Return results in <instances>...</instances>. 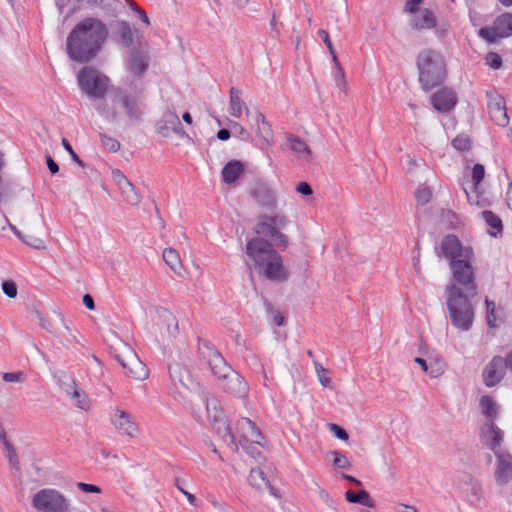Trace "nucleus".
I'll list each match as a JSON object with an SVG mask.
<instances>
[{"instance_id": "obj_19", "label": "nucleus", "mask_w": 512, "mask_h": 512, "mask_svg": "<svg viewBox=\"0 0 512 512\" xmlns=\"http://www.w3.org/2000/svg\"><path fill=\"white\" fill-rule=\"evenodd\" d=\"M431 105L441 113L450 112L457 104L456 93L448 87H443L430 97Z\"/></svg>"}, {"instance_id": "obj_9", "label": "nucleus", "mask_w": 512, "mask_h": 512, "mask_svg": "<svg viewBox=\"0 0 512 512\" xmlns=\"http://www.w3.org/2000/svg\"><path fill=\"white\" fill-rule=\"evenodd\" d=\"M203 400L206 404L208 417L213 420V429L223 439L224 443L231 451L237 452L238 445L235 436L231 432L230 425L224 417L223 412L217 409V400L215 398L210 399L208 394L203 395Z\"/></svg>"}, {"instance_id": "obj_27", "label": "nucleus", "mask_w": 512, "mask_h": 512, "mask_svg": "<svg viewBox=\"0 0 512 512\" xmlns=\"http://www.w3.org/2000/svg\"><path fill=\"white\" fill-rule=\"evenodd\" d=\"M487 226H489L488 234L494 238L503 233V223L501 218L491 210H484L481 213Z\"/></svg>"}, {"instance_id": "obj_30", "label": "nucleus", "mask_w": 512, "mask_h": 512, "mask_svg": "<svg viewBox=\"0 0 512 512\" xmlns=\"http://www.w3.org/2000/svg\"><path fill=\"white\" fill-rule=\"evenodd\" d=\"M345 498L350 503L360 504L369 508L375 506V501L366 490H360L358 492L348 490L345 493Z\"/></svg>"}, {"instance_id": "obj_55", "label": "nucleus", "mask_w": 512, "mask_h": 512, "mask_svg": "<svg viewBox=\"0 0 512 512\" xmlns=\"http://www.w3.org/2000/svg\"><path fill=\"white\" fill-rule=\"evenodd\" d=\"M329 430L338 439H341L343 441H347L349 439V435H348L347 431L344 428H342L341 426L337 425V424H330L329 425Z\"/></svg>"}, {"instance_id": "obj_18", "label": "nucleus", "mask_w": 512, "mask_h": 512, "mask_svg": "<svg viewBox=\"0 0 512 512\" xmlns=\"http://www.w3.org/2000/svg\"><path fill=\"white\" fill-rule=\"evenodd\" d=\"M505 360L501 356H494L482 372L483 382L487 387L499 384L505 376Z\"/></svg>"}, {"instance_id": "obj_17", "label": "nucleus", "mask_w": 512, "mask_h": 512, "mask_svg": "<svg viewBox=\"0 0 512 512\" xmlns=\"http://www.w3.org/2000/svg\"><path fill=\"white\" fill-rule=\"evenodd\" d=\"M258 271L268 280L274 282H284L289 277V273L283 265L282 256L278 252H273L272 257Z\"/></svg>"}, {"instance_id": "obj_38", "label": "nucleus", "mask_w": 512, "mask_h": 512, "mask_svg": "<svg viewBox=\"0 0 512 512\" xmlns=\"http://www.w3.org/2000/svg\"><path fill=\"white\" fill-rule=\"evenodd\" d=\"M78 2H85L91 8L99 7L106 12H113L118 5V0H78Z\"/></svg>"}, {"instance_id": "obj_64", "label": "nucleus", "mask_w": 512, "mask_h": 512, "mask_svg": "<svg viewBox=\"0 0 512 512\" xmlns=\"http://www.w3.org/2000/svg\"><path fill=\"white\" fill-rule=\"evenodd\" d=\"M46 163H47L48 169L51 172V174H56L59 171L58 164L54 161V159L50 155L46 156Z\"/></svg>"}, {"instance_id": "obj_7", "label": "nucleus", "mask_w": 512, "mask_h": 512, "mask_svg": "<svg viewBox=\"0 0 512 512\" xmlns=\"http://www.w3.org/2000/svg\"><path fill=\"white\" fill-rule=\"evenodd\" d=\"M77 81L81 91L91 99H103L110 84V79L92 66L83 67Z\"/></svg>"}, {"instance_id": "obj_4", "label": "nucleus", "mask_w": 512, "mask_h": 512, "mask_svg": "<svg viewBox=\"0 0 512 512\" xmlns=\"http://www.w3.org/2000/svg\"><path fill=\"white\" fill-rule=\"evenodd\" d=\"M477 296L478 291L463 290L454 285L445 287L446 306L451 323L455 328L462 331L471 329L475 317L472 301Z\"/></svg>"}, {"instance_id": "obj_20", "label": "nucleus", "mask_w": 512, "mask_h": 512, "mask_svg": "<svg viewBox=\"0 0 512 512\" xmlns=\"http://www.w3.org/2000/svg\"><path fill=\"white\" fill-rule=\"evenodd\" d=\"M148 66L149 55L146 51L136 48L130 50L129 57L126 60V69L130 74L141 78L146 73Z\"/></svg>"}, {"instance_id": "obj_21", "label": "nucleus", "mask_w": 512, "mask_h": 512, "mask_svg": "<svg viewBox=\"0 0 512 512\" xmlns=\"http://www.w3.org/2000/svg\"><path fill=\"white\" fill-rule=\"evenodd\" d=\"M139 34L137 29H133L129 22L118 20L115 22L113 38L115 42L123 47L129 48L133 45L135 36Z\"/></svg>"}, {"instance_id": "obj_42", "label": "nucleus", "mask_w": 512, "mask_h": 512, "mask_svg": "<svg viewBox=\"0 0 512 512\" xmlns=\"http://www.w3.org/2000/svg\"><path fill=\"white\" fill-rule=\"evenodd\" d=\"M452 146L461 152L469 151L471 148V140L469 136L460 134L452 140Z\"/></svg>"}, {"instance_id": "obj_11", "label": "nucleus", "mask_w": 512, "mask_h": 512, "mask_svg": "<svg viewBox=\"0 0 512 512\" xmlns=\"http://www.w3.org/2000/svg\"><path fill=\"white\" fill-rule=\"evenodd\" d=\"M437 256H443L449 263L465 257H473L471 247H464L459 238L454 234H448L441 240L440 246L435 248Z\"/></svg>"}, {"instance_id": "obj_2", "label": "nucleus", "mask_w": 512, "mask_h": 512, "mask_svg": "<svg viewBox=\"0 0 512 512\" xmlns=\"http://www.w3.org/2000/svg\"><path fill=\"white\" fill-rule=\"evenodd\" d=\"M197 343L198 360L201 365L209 368L217 379L218 386L236 398H246L249 393L248 383L226 362L214 344L200 336L197 337Z\"/></svg>"}, {"instance_id": "obj_5", "label": "nucleus", "mask_w": 512, "mask_h": 512, "mask_svg": "<svg viewBox=\"0 0 512 512\" xmlns=\"http://www.w3.org/2000/svg\"><path fill=\"white\" fill-rule=\"evenodd\" d=\"M110 98L113 106L104 105L98 108L100 114L106 120L114 122L118 119L119 114L116 110V106L122 107L130 120L138 121L141 119L143 111L136 96L130 95L123 89L117 87L112 88L110 91Z\"/></svg>"}, {"instance_id": "obj_36", "label": "nucleus", "mask_w": 512, "mask_h": 512, "mask_svg": "<svg viewBox=\"0 0 512 512\" xmlns=\"http://www.w3.org/2000/svg\"><path fill=\"white\" fill-rule=\"evenodd\" d=\"M163 260L175 273H179L182 265L179 253L173 248H166L163 251Z\"/></svg>"}, {"instance_id": "obj_8", "label": "nucleus", "mask_w": 512, "mask_h": 512, "mask_svg": "<svg viewBox=\"0 0 512 512\" xmlns=\"http://www.w3.org/2000/svg\"><path fill=\"white\" fill-rule=\"evenodd\" d=\"M473 257H465L458 261L449 263L451 271V281L448 285H454L463 290L478 291L475 268L473 267Z\"/></svg>"}, {"instance_id": "obj_54", "label": "nucleus", "mask_w": 512, "mask_h": 512, "mask_svg": "<svg viewBox=\"0 0 512 512\" xmlns=\"http://www.w3.org/2000/svg\"><path fill=\"white\" fill-rule=\"evenodd\" d=\"M62 145L64 149L70 154L71 159L77 163L80 167H84V162L79 158V156L74 152L71 144L66 138L62 139Z\"/></svg>"}, {"instance_id": "obj_49", "label": "nucleus", "mask_w": 512, "mask_h": 512, "mask_svg": "<svg viewBox=\"0 0 512 512\" xmlns=\"http://www.w3.org/2000/svg\"><path fill=\"white\" fill-rule=\"evenodd\" d=\"M167 323V330L170 337H176L179 333L178 322L175 316L169 314L165 319Z\"/></svg>"}, {"instance_id": "obj_61", "label": "nucleus", "mask_w": 512, "mask_h": 512, "mask_svg": "<svg viewBox=\"0 0 512 512\" xmlns=\"http://www.w3.org/2000/svg\"><path fill=\"white\" fill-rule=\"evenodd\" d=\"M22 241L27 245L34 247L36 249L44 248V243L41 239L29 236L28 239L22 238Z\"/></svg>"}, {"instance_id": "obj_40", "label": "nucleus", "mask_w": 512, "mask_h": 512, "mask_svg": "<svg viewBox=\"0 0 512 512\" xmlns=\"http://www.w3.org/2000/svg\"><path fill=\"white\" fill-rule=\"evenodd\" d=\"M478 35L486 40L488 43H496L499 39L502 38L500 36L499 31L496 30V25L493 23L492 27H482L478 31Z\"/></svg>"}, {"instance_id": "obj_32", "label": "nucleus", "mask_w": 512, "mask_h": 512, "mask_svg": "<svg viewBox=\"0 0 512 512\" xmlns=\"http://www.w3.org/2000/svg\"><path fill=\"white\" fill-rule=\"evenodd\" d=\"M164 124L159 127V131L164 134V130H173L179 133L182 129V124L178 115L173 111H167L163 114L162 120Z\"/></svg>"}, {"instance_id": "obj_6", "label": "nucleus", "mask_w": 512, "mask_h": 512, "mask_svg": "<svg viewBox=\"0 0 512 512\" xmlns=\"http://www.w3.org/2000/svg\"><path fill=\"white\" fill-rule=\"evenodd\" d=\"M288 223L289 219L283 213L263 214L258 217L254 231L257 235L269 237L278 248L286 249L289 245V239L280 232V229L285 228Z\"/></svg>"}, {"instance_id": "obj_41", "label": "nucleus", "mask_w": 512, "mask_h": 512, "mask_svg": "<svg viewBox=\"0 0 512 512\" xmlns=\"http://www.w3.org/2000/svg\"><path fill=\"white\" fill-rule=\"evenodd\" d=\"M99 137L101 139L102 146L104 147L105 150H107L108 152H112V153L119 151L121 145L117 139H115L111 136H108L104 133H100Z\"/></svg>"}, {"instance_id": "obj_14", "label": "nucleus", "mask_w": 512, "mask_h": 512, "mask_svg": "<svg viewBox=\"0 0 512 512\" xmlns=\"http://www.w3.org/2000/svg\"><path fill=\"white\" fill-rule=\"evenodd\" d=\"M249 194L263 209L274 210L277 207L274 190L263 180L255 181L249 189Z\"/></svg>"}, {"instance_id": "obj_44", "label": "nucleus", "mask_w": 512, "mask_h": 512, "mask_svg": "<svg viewBox=\"0 0 512 512\" xmlns=\"http://www.w3.org/2000/svg\"><path fill=\"white\" fill-rule=\"evenodd\" d=\"M485 176V168L482 164H475L472 169V182L475 191H477L480 182Z\"/></svg>"}, {"instance_id": "obj_34", "label": "nucleus", "mask_w": 512, "mask_h": 512, "mask_svg": "<svg viewBox=\"0 0 512 512\" xmlns=\"http://www.w3.org/2000/svg\"><path fill=\"white\" fill-rule=\"evenodd\" d=\"M256 126H257V135L269 142V140L273 137V132L270 124L266 120V117L263 113L258 112L256 115Z\"/></svg>"}, {"instance_id": "obj_16", "label": "nucleus", "mask_w": 512, "mask_h": 512, "mask_svg": "<svg viewBox=\"0 0 512 512\" xmlns=\"http://www.w3.org/2000/svg\"><path fill=\"white\" fill-rule=\"evenodd\" d=\"M110 421L120 433L135 438L139 433V425L135 418L128 412L116 408L110 416Z\"/></svg>"}, {"instance_id": "obj_46", "label": "nucleus", "mask_w": 512, "mask_h": 512, "mask_svg": "<svg viewBox=\"0 0 512 512\" xmlns=\"http://www.w3.org/2000/svg\"><path fill=\"white\" fill-rule=\"evenodd\" d=\"M432 193L429 187L423 186L416 190L415 198L420 205L427 204L431 199Z\"/></svg>"}, {"instance_id": "obj_26", "label": "nucleus", "mask_w": 512, "mask_h": 512, "mask_svg": "<svg viewBox=\"0 0 512 512\" xmlns=\"http://www.w3.org/2000/svg\"><path fill=\"white\" fill-rule=\"evenodd\" d=\"M486 426V444L494 452V454H496V452H502L500 449V445L503 440L502 430L499 429L492 421H487Z\"/></svg>"}, {"instance_id": "obj_62", "label": "nucleus", "mask_w": 512, "mask_h": 512, "mask_svg": "<svg viewBox=\"0 0 512 512\" xmlns=\"http://www.w3.org/2000/svg\"><path fill=\"white\" fill-rule=\"evenodd\" d=\"M318 36L321 38V40L325 43L327 49L329 51H332L334 49L333 44L331 42L329 33L324 29L318 30Z\"/></svg>"}, {"instance_id": "obj_45", "label": "nucleus", "mask_w": 512, "mask_h": 512, "mask_svg": "<svg viewBox=\"0 0 512 512\" xmlns=\"http://www.w3.org/2000/svg\"><path fill=\"white\" fill-rule=\"evenodd\" d=\"M330 454L334 456L333 466L335 468H339V469L350 468L351 463L346 456H344L343 454H341L338 451H332V452H330Z\"/></svg>"}, {"instance_id": "obj_37", "label": "nucleus", "mask_w": 512, "mask_h": 512, "mask_svg": "<svg viewBox=\"0 0 512 512\" xmlns=\"http://www.w3.org/2000/svg\"><path fill=\"white\" fill-rule=\"evenodd\" d=\"M288 144L290 149L302 158H307L311 154L310 148L305 141L297 136H289Z\"/></svg>"}, {"instance_id": "obj_57", "label": "nucleus", "mask_w": 512, "mask_h": 512, "mask_svg": "<svg viewBox=\"0 0 512 512\" xmlns=\"http://www.w3.org/2000/svg\"><path fill=\"white\" fill-rule=\"evenodd\" d=\"M2 379L5 382H22L24 380V373L19 372H6L3 374Z\"/></svg>"}, {"instance_id": "obj_58", "label": "nucleus", "mask_w": 512, "mask_h": 512, "mask_svg": "<svg viewBox=\"0 0 512 512\" xmlns=\"http://www.w3.org/2000/svg\"><path fill=\"white\" fill-rule=\"evenodd\" d=\"M76 486L83 492L86 493H101V488L99 486L88 484L84 482H78Z\"/></svg>"}, {"instance_id": "obj_1", "label": "nucleus", "mask_w": 512, "mask_h": 512, "mask_svg": "<svg viewBox=\"0 0 512 512\" xmlns=\"http://www.w3.org/2000/svg\"><path fill=\"white\" fill-rule=\"evenodd\" d=\"M108 35L106 25L97 18L87 17L69 33L66 53L78 63H88L96 57Z\"/></svg>"}, {"instance_id": "obj_10", "label": "nucleus", "mask_w": 512, "mask_h": 512, "mask_svg": "<svg viewBox=\"0 0 512 512\" xmlns=\"http://www.w3.org/2000/svg\"><path fill=\"white\" fill-rule=\"evenodd\" d=\"M35 509L45 512H66L68 502L63 494L51 488H44L38 491L32 499Z\"/></svg>"}, {"instance_id": "obj_29", "label": "nucleus", "mask_w": 512, "mask_h": 512, "mask_svg": "<svg viewBox=\"0 0 512 512\" xmlns=\"http://www.w3.org/2000/svg\"><path fill=\"white\" fill-rule=\"evenodd\" d=\"M230 107L229 111L230 114L235 117L239 118L242 115L243 109H245L247 112H249L246 103L242 100V92L241 90L231 87L230 91Z\"/></svg>"}, {"instance_id": "obj_28", "label": "nucleus", "mask_w": 512, "mask_h": 512, "mask_svg": "<svg viewBox=\"0 0 512 512\" xmlns=\"http://www.w3.org/2000/svg\"><path fill=\"white\" fill-rule=\"evenodd\" d=\"M248 480H249V483L257 490H262L264 488H268L272 495H274L275 497H279V495L276 493L275 489L270 484L269 480L266 478L262 469H260V468L252 469Z\"/></svg>"}, {"instance_id": "obj_12", "label": "nucleus", "mask_w": 512, "mask_h": 512, "mask_svg": "<svg viewBox=\"0 0 512 512\" xmlns=\"http://www.w3.org/2000/svg\"><path fill=\"white\" fill-rule=\"evenodd\" d=\"M116 359L124 369L127 377L135 380H145L148 377V370L137 354L127 348L124 353L116 354Z\"/></svg>"}, {"instance_id": "obj_3", "label": "nucleus", "mask_w": 512, "mask_h": 512, "mask_svg": "<svg viewBox=\"0 0 512 512\" xmlns=\"http://www.w3.org/2000/svg\"><path fill=\"white\" fill-rule=\"evenodd\" d=\"M418 81L425 92L440 87L446 82L448 68L444 55L436 49L426 48L416 56Z\"/></svg>"}, {"instance_id": "obj_60", "label": "nucleus", "mask_w": 512, "mask_h": 512, "mask_svg": "<svg viewBox=\"0 0 512 512\" xmlns=\"http://www.w3.org/2000/svg\"><path fill=\"white\" fill-rule=\"evenodd\" d=\"M335 81L339 88L346 89L347 82L345 79V72L344 69H338L335 73Z\"/></svg>"}, {"instance_id": "obj_35", "label": "nucleus", "mask_w": 512, "mask_h": 512, "mask_svg": "<svg viewBox=\"0 0 512 512\" xmlns=\"http://www.w3.org/2000/svg\"><path fill=\"white\" fill-rule=\"evenodd\" d=\"M480 405H481L483 414L487 418V421L494 422V420L497 418L498 410H497V405H496L495 401L493 400V398L488 395L482 396V398L480 400Z\"/></svg>"}, {"instance_id": "obj_51", "label": "nucleus", "mask_w": 512, "mask_h": 512, "mask_svg": "<svg viewBox=\"0 0 512 512\" xmlns=\"http://www.w3.org/2000/svg\"><path fill=\"white\" fill-rule=\"evenodd\" d=\"M315 370L317 372L319 381L323 386H328V384L331 382V379L328 377V370L324 368L320 363L315 362Z\"/></svg>"}, {"instance_id": "obj_13", "label": "nucleus", "mask_w": 512, "mask_h": 512, "mask_svg": "<svg viewBox=\"0 0 512 512\" xmlns=\"http://www.w3.org/2000/svg\"><path fill=\"white\" fill-rule=\"evenodd\" d=\"M273 252H277L273 244L262 237H254L246 244V254L257 270L272 257Z\"/></svg>"}, {"instance_id": "obj_39", "label": "nucleus", "mask_w": 512, "mask_h": 512, "mask_svg": "<svg viewBox=\"0 0 512 512\" xmlns=\"http://www.w3.org/2000/svg\"><path fill=\"white\" fill-rule=\"evenodd\" d=\"M238 425H240L242 429H244L245 426H247L250 429L249 437L252 439L254 443L260 444L259 439L262 438V434L258 429L257 425L255 424V422H253L249 418H242L241 420L238 421Z\"/></svg>"}, {"instance_id": "obj_59", "label": "nucleus", "mask_w": 512, "mask_h": 512, "mask_svg": "<svg viewBox=\"0 0 512 512\" xmlns=\"http://www.w3.org/2000/svg\"><path fill=\"white\" fill-rule=\"evenodd\" d=\"M423 2L424 0H406L404 11L408 13H416L418 11L419 5Z\"/></svg>"}, {"instance_id": "obj_33", "label": "nucleus", "mask_w": 512, "mask_h": 512, "mask_svg": "<svg viewBox=\"0 0 512 512\" xmlns=\"http://www.w3.org/2000/svg\"><path fill=\"white\" fill-rule=\"evenodd\" d=\"M121 180L122 181H120L119 184L122 189V193L125 196L126 202L131 205H138L141 199L138 193L135 191L134 185L124 175H121Z\"/></svg>"}, {"instance_id": "obj_63", "label": "nucleus", "mask_w": 512, "mask_h": 512, "mask_svg": "<svg viewBox=\"0 0 512 512\" xmlns=\"http://www.w3.org/2000/svg\"><path fill=\"white\" fill-rule=\"evenodd\" d=\"M296 191L304 196H309L313 193L310 184L307 182H300L296 187Z\"/></svg>"}, {"instance_id": "obj_25", "label": "nucleus", "mask_w": 512, "mask_h": 512, "mask_svg": "<svg viewBox=\"0 0 512 512\" xmlns=\"http://www.w3.org/2000/svg\"><path fill=\"white\" fill-rule=\"evenodd\" d=\"M245 167L239 160H230L222 169V180L226 184L234 183L241 174L244 173Z\"/></svg>"}, {"instance_id": "obj_50", "label": "nucleus", "mask_w": 512, "mask_h": 512, "mask_svg": "<svg viewBox=\"0 0 512 512\" xmlns=\"http://www.w3.org/2000/svg\"><path fill=\"white\" fill-rule=\"evenodd\" d=\"M486 64L492 69H499L502 66V58L496 52H489L486 57Z\"/></svg>"}, {"instance_id": "obj_23", "label": "nucleus", "mask_w": 512, "mask_h": 512, "mask_svg": "<svg viewBox=\"0 0 512 512\" xmlns=\"http://www.w3.org/2000/svg\"><path fill=\"white\" fill-rule=\"evenodd\" d=\"M410 18V27L414 30H428L437 26V18L434 12L428 8L419 9L416 13H412Z\"/></svg>"}, {"instance_id": "obj_31", "label": "nucleus", "mask_w": 512, "mask_h": 512, "mask_svg": "<svg viewBox=\"0 0 512 512\" xmlns=\"http://www.w3.org/2000/svg\"><path fill=\"white\" fill-rule=\"evenodd\" d=\"M496 30L499 31L502 38L512 36V13L505 12L494 20Z\"/></svg>"}, {"instance_id": "obj_56", "label": "nucleus", "mask_w": 512, "mask_h": 512, "mask_svg": "<svg viewBox=\"0 0 512 512\" xmlns=\"http://www.w3.org/2000/svg\"><path fill=\"white\" fill-rule=\"evenodd\" d=\"M175 485L177 487V489L179 491H181L187 498L188 502L193 505V506H196L197 505V498L189 493L187 490H185L183 487H182V480L180 478H176L175 479Z\"/></svg>"}, {"instance_id": "obj_22", "label": "nucleus", "mask_w": 512, "mask_h": 512, "mask_svg": "<svg viewBox=\"0 0 512 512\" xmlns=\"http://www.w3.org/2000/svg\"><path fill=\"white\" fill-rule=\"evenodd\" d=\"M169 375L178 390H189L194 385L189 370L179 362L169 365Z\"/></svg>"}, {"instance_id": "obj_52", "label": "nucleus", "mask_w": 512, "mask_h": 512, "mask_svg": "<svg viewBox=\"0 0 512 512\" xmlns=\"http://www.w3.org/2000/svg\"><path fill=\"white\" fill-rule=\"evenodd\" d=\"M3 293L9 298H15L17 296V285L12 280H7L2 283Z\"/></svg>"}, {"instance_id": "obj_53", "label": "nucleus", "mask_w": 512, "mask_h": 512, "mask_svg": "<svg viewBox=\"0 0 512 512\" xmlns=\"http://www.w3.org/2000/svg\"><path fill=\"white\" fill-rule=\"evenodd\" d=\"M70 396L75 400L76 402V405L79 407V408H86L88 406V403L86 401V395L84 393H82L78 387L73 390V392L70 394Z\"/></svg>"}, {"instance_id": "obj_47", "label": "nucleus", "mask_w": 512, "mask_h": 512, "mask_svg": "<svg viewBox=\"0 0 512 512\" xmlns=\"http://www.w3.org/2000/svg\"><path fill=\"white\" fill-rule=\"evenodd\" d=\"M486 304V318L489 327H495L496 316H495V303L488 298L485 299Z\"/></svg>"}, {"instance_id": "obj_48", "label": "nucleus", "mask_w": 512, "mask_h": 512, "mask_svg": "<svg viewBox=\"0 0 512 512\" xmlns=\"http://www.w3.org/2000/svg\"><path fill=\"white\" fill-rule=\"evenodd\" d=\"M59 385L61 389L64 390L68 395H70L73 390L77 388L75 380L68 375H64L59 379Z\"/></svg>"}, {"instance_id": "obj_43", "label": "nucleus", "mask_w": 512, "mask_h": 512, "mask_svg": "<svg viewBox=\"0 0 512 512\" xmlns=\"http://www.w3.org/2000/svg\"><path fill=\"white\" fill-rule=\"evenodd\" d=\"M4 445L8 451V461L10 466L16 471H20V462L14 446L9 441H5Z\"/></svg>"}, {"instance_id": "obj_15", "label": "nucleus", "mask_w": 512, "mask_h": 512, "mask_svg": "<svg viewBox=\"0 0 512 512\" xmlns=\"http://www.w3.org/2000/svg\"><path fill=\"white\" fill-rule=\"evenodd\" d=\"M488 110L491 120L500 127L509 124L505 99L496 91H487Z\"/></svg>"}, {"instance_id": "obj_24", "label": "nucleus", "mask_w": 512, "mask_h": 512, "mask_svg": "<svg viewBox=\"0 0 512 512\" xmlns=\"http://www.w3.org/2000/svg\"><path fill=\"white\" fill-rule=\"evenodd\" d=\"M497 467L495 477L501 484H506L512 474V456L507 452H496Z\"/></svg>"}]
</instances>
